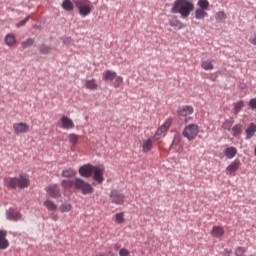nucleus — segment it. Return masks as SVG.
Wrapping results in <instances>:
<instances>
[{
	"label": "nucleus",
	"instance_id": "25",
	"mask_svg": "<svg viewBox=\"0 0 256 256\" xmlns=\"http://www.w3.org/2000/svg\"><path fill=\"white\" fill-rule=\"evenodd\" d=\"M151 149H153V140L151 139L145 140L142 144L143 153H149Z\"/></svg>",
	"mask_w": 256,
	"mask_h": 256
},
{
	"label": "nucleus",
	"instance_id": "35",
	"mask_svg": "<svg viewBox=\"0 0 256 256\" xmlns=\"http://www.w3.org/2000/svg\"><path fill=\"white\" fill-rule=\"evenodd\" d=\"M69 141L70 143H72L73 147H75V145H77V143L79 142V136H77V134H70Z\"/></svg>",
	"mask_w": 256,
	"mask_h": 256
},
{
	"label": "nucleus",
	"instance_id": "2",
	"mask_svg": "<svg viewBox=\"0 0 256 256\" xmlns=\"http://www.w3.org/2000/svg\"><path fill=\"white\" fill-rule=\"evenodd\" d=\"M4 183L8 189H16L17 187L19 189H26V187H29V176L20 174L18 178L10 177L4 179Z\"/></svg>",
	"mask_w": 256,
	"mask_h": 256
},
{
	"label": "nucleus",
	"instance_id": "48",
	"mask_svg": "<svg viewBox=\"0 0 256 256\" xmlns=\"http://www.w3.org/2000/svg\"><path fill=\"white\" fill-rule=\"evenodd\" d=\"M87 1V3H89V0H86Z\"/></svg>",
	"mask_w": 256,
	"mask_h": 256
},
{
	"label": "nucleus",
	"instance_id": "14",
	"mask_svg": "<svg viewBox=\"0 0 256 256\" xmlns=\"http://www.w3.org/2000/svg\"><path fill=\"white\" fill-rule=\"evenodd\" d=\"M103 173H104V170L102 168L94 166V170L92 174L94 181H97L99 184L103 183V181H105V178L103 177Z\"/></svg>",
	"mask_w": 256,
	"mask_h": 256
},
{
	"label": "nucleus",
	"instance_id": "31",
	"mask_svg": "<svg viewBox=\"0 0 256 256\" xmlns=\"http://www.w3.org/2000/svg\"><path fill=\"white\" fill-rule=\"evenodd\" d=\"M61 185L64 189H71V187L75 188V179L74 180H62Z\"/></svg>",
	"mask_w": 256,
	"mask_h": 256
},
{
	"label": "nucleus",
	"instance_id": "24",
	"mask_svg": "<svg viewBox=\"0 0 256 256\" xmlns=\"http://www.w3.org/2000/svg\"><path fill=\"white\" fill-rule=\"evenodd\" d=\"M117 77V72L111 71V70H106L103 73V80L104 81H113Z\"/></svg>",
	"mask_w": 256,
	"mask_h": 256
},
{
	"label": "nucleus",
	"instance_id": "33",
	"mask_svg": "<svg viewBox=\"0 0 256 256\" xmlns=\"http://www.w3.org/2000/svg\"><path fill=\"white\" fill-rule=\"evenodd\" d=\"M245 107V103L243 101H238L234 104V113L237 115L238 113L241 112V109Z\"/></svg>",
	"mask_w": 256,
	"mask_h": 256
},
{
	"label": "nucleus",
	"instance_id": "21",
	"mask_svg": "<svg viewBox=\"0 0 256 256\" xmlns=\"http://www.w3.org/2000/svg\"><path fill=\"white\" fill-rule=\"evenodd\" d=\"M224 155L227 159H233L237 155V148L231 146L224 150Z\"/></svg>",
	"mask_w": 256,
	"mask_h": 256
},
{
	"label": "nucleus",
	"instance_id": "42",
	"mask_svg": "<svg viewBox=\"0 0 256 256\" xmlns=\"http://www.w3.org/2000/svg\"><path fill=\"white\" fill-rule=\"evenodd\" d=\"M51 51V47L42 45L40 46V52H42L44 55H47Z\"/></svg>",
	"mask_w": 256,
	"mask_h": 256
},
{
	"label": "nucleus",
	"instance_id": "38",
	"mask_svg": "<svg viewBox=\"0 0 256 256\" xmlns=\"http://www.w3.org/2000/svg\"><path fill=\"white\" fill-rule=\"evenodd\" d=\"M245 253H247V248H245V247H237L235 249L236 256H243V255H245Z\"/></svg>",
	"mask_w": 256,
	"mask_h": 256
},
{
	"label": "nucleus",
	"instance_id": "29",
	"mask_svg": "<svg viewBox=\"0 0 256 256\" xmlns=\"http://www.w3.org/2000/svg\"><path fill=\"white\" fill-rule=\"evenodd\" d=\"M62 9H64V11H73V2H71V0H64L62 3Z\"/></svg>",
	"mask_w": 256,
	"mask_h": 256
},
{
	"label": "nucleus",
	"instance_id": "36",
	"mask_svg": "<svg viewBox=\"0 0 256 256\" xmlns=\"http://www.w3.org/2000/svg\"><path fill=\"white\" fill-rule=\"evenodd\" d=\"M33 43H35V41L31 38H28L26 41H23L21 43L22 49H27V47H31V45H33Z\"/></svg>",
	"mask_w": 256,
	"mask_h": 256
},
{
	"label": "nucleus",
	"instance_id": "15",
	"mask_svg": "<svg viewBox=\"0 0 256 256\" xmlns=\"http://www.w3.org/2000/svg\"><path fill=\"white\" fill-rule=\"evenodd\" d=\"M60 122H61L62 129L69 130V129H74L75 128V123L73 122V120H71V118H69L67 116H63L60 119Z\"/></svg>",
	"mask_w": 256,
	"mask_h": 256
},
{
	"label": "nucleus",
	"instance_id": "10",
	"mask_svg": "<svg viewBox=\"0 0 256 256\" xmlns=\"http://www.w3.org/2000/svg\"><path fill=\"white\" fill-rule=\"evenodd\" d=\"M76 7L81 17H87V15H91V6L84 4L83 1H77Z\"/></svg>",
	"mask_w": 256,
	"mask_h": 256
},
{
	"label": "nucleus",
	"instance_id": "43",
	"mask_svg": "<svg viewBox=\"0 0 256 256\" xmlns=\"http://www.w3.org/2000/svg\"><path fill=\"white\" fill-rule=\"evenodd\" d=\"M119 255H120V256H129V255H130V252H129V250H127V249H125V248H121V249L119 250Z\"/></svg>",
	"mask_w": 256,
	"mask_h": 256
},
{
	"label": "nucleus",
	"instance_id": "6",
	"mask_svg": "<svg viewBox=\"0 0 256 256\" xmlns=\"http://www.w3.org/2000/svg\"><path fill=\"white\" fill-rule=\"evenodd\" d=\"M111 203L114 205H123L125 203V194L119 190H112L110 193Z\"/></svg>",
	"mask_w": 256,
	"mask_h": 256
},
{
	"label": "nucleus",
	"instance_id": "44",
	"mask_svg": "<svg viewBox=\"0 0 256 256\" xmlns=\"http://www.w3.org/2000/svg\"><path fill=\"white\" fill-rule=\"evenodd\" d=\"M249 107L252 108V109H256V98L250 99Z\"/></svg>",
	"mask_w": 256,
	"mask_h": 256
},
{
	"label": "nucleus",
	"instance_id": "28",
	"mask_svg": "<svg viewBox=\"0 0 256 256\" xmlns=\"http://www.w3.org/2000/svg\"><path fill=\"white\" fill-rule=\"evenodd\" d=\"M44 206L49 211H57V204H55V202H53L52 200H45L44 201Z\"/></svg>",
	"mask_w": 256,
	"mask_h": 256
},
{
	"label": "nucleus",
	"instance_id": "7",
	"mask_svg": "<svg viewBox=\"0 0 256 256\" xmlns=\"http://www.w3.org/2000/svg\"><path fill=\"white\" fill-rule=\"evenodd\" d=\"M94 169H95V166L91 164H85L79 168L78 173L80 177H85L86 179H89V177H93Z\"/></svg>",
	"mask_w": 256,
	"mask_h": 256
},
{
	"label": "nucleus",
	"instance_id": "47",
	"mask_svg": "<svg viewBox=\"0 0 256 256\" xmlns=\"http://www.w3.org/2000/svg\"><path fill=\"white\" fill-rule=\"evenodd\" d=\"M119 247H120V246H119L118 244H116L114 248H115V249H119Z\"/></svg>",
	"mask_w": 256,
	"mask_h": 256
},
{
	"label": "nucleus",
	"instance_id": "18",
	"mask_svg": "<svg viewBox=\"0 0 256 256\" xmlns=\"http://www.w3.org/2000/svg\"><path fill=\"white\" fill-rule=\"evenodd\" d=\"M85 87L89 91H97V89H99V84H97V80L95 78H92L85 81Z\"/></svg>",
	"mask_w": 256,
	"mask_h": 256
},
{
	"label": "nucleus",
	"instance_id": "40",
	"mask_svg": "<svg viewBox=\"0 0 256 256\" xmlns=\"http://www.w3.org/2000/svg\"><path fill=\"white\" fill-rule=\"evenodd\" d=\"M114 81V87H121V85H123V77L121 76H116Z\"/></svg>",
	"mask_w": 256,
	"mask_h": 256
},
{
	"label": "nucleus",
	"instance_id": "41",
	"mask_svg": "<svg viewBox=\"0 0 256 256\" xmlns=\"http://www.w3.org/2000/svg\"><path fill=\"white\" fill-rule=\"evenodd\" d=\"M29 19H31V16H27L26 18H24L22 21H20L19 23L16 24V27H23L24 25H26L27 21H29Z\"/></svg>",
	"mask_w": 256,
	"mask_h": 256
},
{
	"label": "nucleus",
	"instance_id": "27",
	"mask_svg": "<svg viewBox=\"0 0 256 256\" xmlns=\"http://www.w3.org/2000/svg\"><path fill=\"white\" fill-rule=\"evenodd\" d=\"M75 175H77V171H75V169L73 168H67L62 171V177H66L68 179L71 177H75Z\"/></svg>",
	"mask_w": 256,
	"mask_h": 256
},
{
	"label": "nucleus",
	"instance_id": "3",
	"mask_svg": "<svg viewBox=\"0 0 256 256\" xmlns=\"http://www.w3.org/2000/svg\"><path fill=\"white\" fill-rule=\"evenodd\" d=\"M74 189H77V191H80L82 195H91L94 191L93 186L89 182L81 178H75Z\"/></svg>",
	"mask_w": 256,
	"mask_h": 256
},
{
	"label": "nucleus",
	"instance_id": "34",
	"mask_svg": "<svg viewBox=\"0 0 256 256\" xmlns=\"http://www.w3.org/2000/svg\"><path fill=\"white\" fill-rule=\"evenodd\" d=\"M216 21H225L227 14L224 11H219L215 14Z\"/></svg>",
	"mask_w": 256,
	"mask_h": 256
},
{
	"label": "nucleus",
	"instance_id": "17",
	"mask_svg": "<svg viewBox=\"0 0 256 256\" xmlns=\"http://www.w3.org/2000/svg\"><path fill=\"white\" fill-rule=\"evenodd\" d=\"M193 111L192 106H183L178 109V115L180 117H189V115H193Z\"/></svg>",
	"mask_w": 256,
	"mask_h": 256
},
{
	"label": "nucleus",
	"instance_id": "5",
	"mask_svg": "<svg viewBox=\"0 0 256 256\" xmlns=\"http://www.w3.org/2000/svg\"><path fill=\"white\" fill-rule=\"evenodd\" d=\"M171 125H173V118H168L163 125H161L156 133H155V138L156 139H161V137H163V135H165L167 133V131H169V128L171 127Z\"/></svg>",
	"mask_w": 256,
	"mask_h": 256
},
{
	"label": "nucleus",
	"instance_id": "1",
	"mask_svg": "<svg viewBox=\"0 0 256 256\" xmlns=\"http://www.w3.org/2000/svg\"><path fill=\"white\" fill-rule=\"evenodd\" d=\"M195 11V4L189 0H175L171 13L181 15L183 19H187Z\"/></svg>",
	"mask_w": 256,
	"mask_h": 256
},
{
	"label": "nucleus",
	"instance_id": "30",
	"mask_svg": "<svg viewBox=\"0 0 256 256\" xmlns=\"http://www.w3.org/2000/svg\"><path fill=\"white\" fill-rule=\"evenodd\" d=\"M197 5L199 6L198 9H202L204 11L209 10V0H198Z\"/></svg>",
	"mask_w": 256,
	"mask_h": 256
},
{
	"label": "nucleus",
	"instance_id": "22",
	"mask_svg": "<svg viewBox=\"0 0 256 256\" xmlns=\"http://www.w3.org/2000/svg\"><path fill=\"white\" fill-rule=\"evenodd\" d=\"M4 41L7 47H13L17 43V39H15V35L7 34L4 38Z\"/></svg>",
	"mask_w": 256,
	"mask_h": 256
},
{
	"label": "nucleus",
	"instance_id": "8",
	"mask_svg": "<svg viewBox=\"0 0 256 256\" xmlns=\"http://www.w3.org/2000/svg\"><path fill=\"white\" fill-rule=\"evenodd\" d=\"M13 131L16 135L29 133V124L25 122H17L13 124Z\"/></svg>",
	"mask_w": 256,
	"mask_h": 256
},
{
	"label": "nucleus",
	"instance_id": "20",
	"mask_svg": "<svg viewBox=\"0 0 256 256\" xmlns=\"http://www.w3.org/2000/svg\"><path fill=\"white\" fill-rule=\"evenodd\" d=\"M213 63H215V60H204L201 63V67L204 71H213V69H215Z\"/></svg>",
	"mask_w": 256,
	"mask_h": 256
},
{
	"label": "nucleus",
	"instance_id": "46",
	"mask_svg": "<svg viewBox=\"0 0 256 256\" xmlns=\"http://www.w3.org/2000/svg\"><path fill=\"white\" fill-rule=\"evenodd\" d=\"M58 219H59V217L57 215H55V214L51 215V220L52 221H57Z\"/></svg>",
	"mask_w": 256,
	"mask_h": 256
},
{
	"label": "nucleus",
	"instance_id": "23",
	"mask_svg": "<svg viewBox=\"0 0 256 256\" xmlns=\"http://www.w3.org/2000/svg\"><path fill=\"white\" fill-rule=\"evenodd\" d=\"M170 27H177L178 29H183L185 27V24L181 22V20L177 19V17H173L169 20Z\"/></svg>",
	"mask_w": 256,
	"mask_h": 256
},
{
	"label": "nucleus",
	"instance_id": "19",
	"mask_svg": "<svg viewBox=\"0 0 256 256\" xmlns=\"http://www.w3.org/2000/svg\"><path fill=\"white\" fill-rule=\"evenodd\" d=\"M194 17L197 21H203V19H205V17H209V14L207 13V10L197 8L194 11Z\"/></svg>",
	"mask_w": 256,
	"mask_h": 256
},
{
	"label": "nucleus",
	"instance_id": "12",
	"mask_svg": "<svg viewBox=\"0 0 256 256\" xmlns=\"http://www.w3.org/2000/svg\"><path fill=\"white\" fill-rule=\"evenodd\" d=\"M6 217L9 221H19L21 219V213L14 208H10L6 211Z\"/></svg>",
	"mask_w": 256,
	"mask_h": 256
},
{
	"label": "nucleus",
	"instance_id": "37",
	"mask_svg": "<svg viewBox=\"0 0 256 256\" xmlns=\"http://www.w3.org/2000/svg\"><path fill=\"white\" fill-rule=\"evenodd\" d=\"M115 219H116V222H118L120 225L125 223V215L123 214V212L117 213L115 215Z\"/></svg>",
	"mask_w": 256,
	"mask_h": 256
},
{
	"label": "nucleus",
	"instance_id": "9",
	"mask_svg": "<svg viewBox=\"0 0 256 256\" xmlns=\"http://www.w3.org/2000/svg\"><path fill=\"white\" fill-rule=\"evenodd\" d=\"M45 190L52 199H59L61 197V188L57 184H50Z\"/></svg>",
	"mask_w": 256,
	"mask_h": 256
},
{
	"label": "nucleus",
	"instance_id": "13",
	"mask_svg": "<svg viewBox=\"0 0 256 256\" xmlns=\"http://www.w3.org/2000/svg\"><path fill=\"white\" fill-rule=\"evenodd\" d=\"M210 235L215 239H221L225 235V228L223 226H213Z\"/></svg>",
	"mask_w": 256,
	"mask_h": 256
},
{
	"label": "nucleus",
	"instance_id": "32",
	"mask_svg": "<svg viewBox=\"0 0 256 256\" xmlns=\"http://www.w3.org/2000/svg\"><path fill=\"white\" fill-rule=\"evenodd\" d=\"M73 209V206L70 203H64L59 207L61 213H69Z\"/></svg>",
	"mask_w": 256,
	"mask_h": 256
},
{
	"label": "nucleus",
	"instance_id": "16",
	"mask_svg": "<svg viewBox=\"0 0 256 256\" xmlns=\"http://www.w3.org/2000/svg\"><path fill=\"white\" fill-rule=\"evenodd\" d=\"M9 247V240H7V232L0 230V250H5Z\"/></svg>",
	"mask_w": 256,
	"mask_h": 256
},
{
	"label": "nucleus",
	"instance_id": "26",
	"mask_svg": "<svg viewBox=\"0 0 256 256\" xmlns=\"http://www.w3.org/2000/svg\"><path fill=\"white\" fill-rule=\"evenodd\" d=\"M256 133V124L251 123L250 126L246 129V139H251Z\"/></svg>",
	"mask_w": 256,
	"mask_h": 256
},
{
	"label": "nucleus",
	"instance_id": "39",
	"mask_svg": "<svg viewBox=\"0 0 256 256\" xmlns=\"http://www.w3.org/2000/svg\"><path fill=\"white\" fill-rule=\"evenodd\" d=\"M232 135L233 137H237L239 135H241V126L236 125L232 128Z\"/></svg>",
	"mask_w": 256,
	"mask_h": 256
},
{
	"label": "nucleus",
	"instance_id": "45",
	"mask_svg": "<svg viewBox=\"0 0 256 256\" xmlns=\"http://www.w3.org/2000/svg\"><path fill=\"white\" fill-rule=\"evenodd\" d=\"M249 43H251L252 45H256V34L249 38Z\"/></svg>",
	"mask_w": 256,
	"mask_h": 256
},
{
	"label": "nucleus",
	"instance_id": "4",
	"mask_svg": "<svg viewBox=\"0 0 256 256\" xmlns=\"http://www.w3.org/2000/svg\"><path fill=\"white\" fill-rule=\"evenodd\" d=\"M182 135L188 139V141H193L197 138V135H199V126L197 124H190L186 126Z\"/></svg>",
	"mask_w": 256,
	"mask_h": 256
},
{
	"label": "nucleus",
	"instance_id": "11",
	"mask_svg": "<svg viewBox=\"0 0 256 256\" xmlns=\"http://www.w3.org/2000/svg\"><path fill=\"white\" fill-rule=\"evenodd\" d=\"M239 167H241V161L234 160L230 163V165L226 168V175H230L231 177H235V173L239 171Z\"/></svg>",
	"mask_w": 256,
	"mask_h": 256
}]
</instances>
